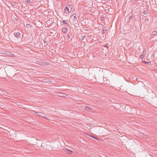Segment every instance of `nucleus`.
I'll return each instance as SVG.
<instances>
[{
  "instance_id": "obj_1",
  "label": "nucleus",
  "mask_w": 157,
  "mask_h": 157,
  "mask_svg": "<svg viewBox=\"0 0 157 157\" xmlns=\"http://www.w3.org/2000/svg\"><path fill=\"white\" fill-rule=\"evenodd\" d=\"M32 111L35 113L36 115L38 116L41 117L43 118L44 119H48L44 115L45 114L42 113L40 112H37L35 111Z\"/></svg>"
},
{
  "instance_id": "obj_2",
  "label": "nucleus",
  "mask_w": 157,
  "mask_h": 157,
  "mask_svg": "<svg viewBox=\"0 0 157 157\" xmlns=\"http://www.w3.org/2000/svg\"><path fill=\"white\" fill-rule=\"evenodd\" d=\"M14 35L15 37H16L18 40H20L21 39V34L20 33L18 32L16 33H15Z\"/></svg>"
},
{
  "instance_id": "obj_3",
  "label": "nucleus",
  "mask_w": 157,
  "mask_h": 157,
  "mask_svg": "<svg viewBox=\"0 0 157 157\" xmlns=\"http://www.w3.org/2000/svg\"><path fill=\"white\" fill-rule=\"evenodd\" d=\"M65 13L66 14H68L71 11V9H69L67 5L64 9Z\"/></svg>"
},
{
  "instance_id": "obj_4",
  "label": "nucleus",
  "mask_w": 157,
  "mask_h": 157,
  "mask_svg": "<svg viewBox=\"0 0 157 157\" xmlns=\"http://www.w3.org/2000/svg\"><path fill=\"white\" fill-rule=\"evenodd\" d=\"M74 17L76 21H77L79 18V17L78 16V15L76 13L73 14L71 16Z\"/></svg>"
},
{
  "instance_id": "obj_5",
  "label": "nucleus",
  "mask_w": 157,
  "mask_h": 157,
  "mask_svg": "<svg viewBox=\"0 0 157 157\" xmlns=\"http://www.w3.org/2000/svg\"><path fill=\"white\" fill-rule=\"evenodd\" d=\"M57 94L58 95V96L59 97H65V96H66V94L62 93H59V92Z\"/></svg>"
},
{
  "instance_id": "obj_6",
  "label": "nucleus",
  "mask_w": 157,
  "mask_h": 157,
  "mask_svg": "<svg viewBox=\"0 0 157 157\" xmlns=\"http://www.w3.org/2000/svg\"><path fill=\"white\" fill-rule=\"evenodd\" d=\"M38 63L41 66H45L46 65V63L42 61H39Z\"/></svg>"
},
{
  "instance_id": "obj_7",
  "label": "nucleus",
  "mask_w": 157,
  "mask_h": 157,
  "mask_svg": "<svg viewBox=\"0 0 157 157\" xmlns=\"http://www.w3.org/2000/svg\"><path fill=\"white\" fill-rule=\"evenodd\" d=\"M65 151L68 155H69L71 154V153L73 152L72 151L69 150L67 149H66L65 150Z\"/></svg>"
},
{
  "instance_id": "obj_8",
  "label": "nucleus",
  "mask_w": 157,
  "mask_h": 157,
  "mask_svg": "<svg viewBox=\"0 0 157 157\" xmlns=\"http://www.w3.org/2000/svg\"><path fill=\"white\" fill-rule=\"evenodd\" d=\"M107 27H104L102 30L103 33L104 34L105 33H107Z\"/></svg>"
},
{
  "instance_id": "obj_9",
  "label": "nucleus",
  "mask_w": 157,
  "mask_h": 157,
  "mask_svg": "<svg viewBox=\"0 0 157 157\" xmlns=\"http://www.w3.org/2000/svg\"><path fill=\"white\" fill-rule=\"evenodd\" d=\"M13 21L16 24H17L18 23V21L17 18H13Z\"/></svg>"
},
{
  "instance_id": "obj_10",
  "label": "nucleus",
  "mask_w": 157,
  "mask_h": 157,
  "mask_svg": "<svg viewBox=\"0 0 157 157\" xmlns=\"http://www.w3.org/2000/svg\"><path fill=\"white\" fill-rule=\"evenodd\" d=\"M62 31L63 33H66L67 31V29L66 27H64L63 28Z\"/></svg>"
},
{
  "instance_id": "obj_11",
  "label": "nucleus",
  "mask_w": 157,
  "mask_h": 157,
  "mask_svg": "<svg viewBox=\"0 0 157 157\" xmlns=\"http://www.w3.org/2000/svg\"><path fill=\"white\" fill-rule=\"evenodd\" d=\"M63 24L66 25V26H69V24L65 20H63Z\"/></svg>"
},
{
  "instance_id": "obj_12",
  "label": "nucleus",
  "mask_w": 157,
  "mask_h": 157,
  "mask_svg": "<svg viewBox=\"0 0 157 157\" xmlns=\"http://www.w3.org/2000/svg\"><path fill=\"white\" fill-rule=\"evenodd\" d=\"M157 34V32L156 31H154L152 32L151 33V35H156Z\"/></svg>"
},
{
  "instance_id": "obj_13",
  "label": "nucleus",
  "mask_w": 157,
  "mask_h": 157,
  "mask_svg": "<svg viewBox=\"0 0 157 157\" xmlns=\"http://www.w3.org/2000/svg\"><path fill=\"white\" fill-rule=\"evenodd\" d=\"M142 62L143 63H144L146 64H149V65H150L151 63V62H147L144 61H142Z\"/></svg>"
},
{
  "instance_id": "obj_14",
  "label": "nucleus",
  "mask_w": 157,
  "mask_h": 157,
  "mask_svg": "<svg viewBox=\"0 0 157 157\" xmlns=\"http://www.w3.org/2000/svg\"><path fill=\"white\" fill-rule=\"evenodd\" d=\"M32 26L29 24H27L26 25V27L28 29H29L31 28Z\"/></svg>"
},
{
  "instance_id": "obj_15",
  "label": "nucleus",
  "mask_w": 157,
  "mask_h": 157,
  "mask_svg": "<svg viewBox=\"0 0 157 157\" xmlns=\"http://www.w3.org/2000/svg\"><path fill=\"white\" fill-rule=\"evenodd\" d=\"M67 6H68V8H69V9H71V10L72 8V5H71L70 4H67Z\"/></svg>"
},
{
  "instance_id": "obj_16",
  "label": "nucleus",
  "mask_w": 157,
  "mask_h": 157,
  "mask_svg": "<svg viewBox=\"0 0 157 157\" xmlns=\"http://www.w3.org/2000/svg\"><path fill=\"white\" fill-rule=\"evenodd\" d=\"M90 109V107L87 106V107H86L85 109L86 110L88 111V110H89Z\"/></svg>"
},
{
  "instance_id": "obj_17",
  "label": "nucleus",
  "mask_w": 157,
  "mask_h": 157,
  "mask_svg": "<svg viewBox=\"0 0 157 157\" xmlns=\"http://www.w3.org/2000/svg\"><path fill=\"white\" fill-rule=\"evenodd\" d=\"M31 2V0H26L25 1V2L26 3H30Z\"/></svg>"
},
{
  "instance_id": "obj_18",
  "label": "nucleus",
  "mask_w": 157,
  "mask_h": 157,
  "mask_svg": "<svg viewBox=\"0 0 157 157\" xmlns=\"http://www.w3.org/2000/svg\"><path fill=\"white\" fill-rule=\"evenodd\" d=\"M133 17L132 15L129 18V21L132 20V19Z\"/></svg>"
},
{
  "instance_id": "obj_19",
  "label": "nucleus",
  "mask_w": 157,
  "mask_h": 157,
  "mask_svg": "<svg viewBox=\"0 0 157 157\" xmlns=\"http://www.w3.org/2000/svg\"><path fill=\"white\" fill-rule=\"evenodd\" d=\"M143 13L144 14H147V13L146 12V11L145 10H144L143 11Z\"/></svg>"
},
{
  "instance_id": "obj_20",
  "label": "nucleus",
  "mask_w": 157,
  "mask_h": 157,
  "mask_svg": "<svg viewBox=\"0 0 157 157\" xmlns=\"http://www.w3.org/2000/svg\"><path fill=\"white\" fill-rule=\"evenodd\" d=\"M86 38V36H83L81 37V39L82 40H83Z\"/></svg>"
},
{
  "instance_id": "obj_21",
  "label": "nucleus",
  "mask_w": 157,
  "mask_h": 157,
  "mask_svg": "<svg viewBox=\"0 0 157 157\" xmlns=\"http://www.w3.org/2000/svg\"><path fill=\"white\" fill-rule=\"evenodd\" d=\"M108 44H106L105 45H104V46L105 47L107 48H108V49L109 47L108 46Z\"/></svg>"
},
{
  "instance_id": "obj_22",
  "label": "nucleus",
  "mask_w": 157,
  "mask_h": 157,
  "mask_svg": "<svg viewBox=\"0 0 157 157\" xmlns=\"http://www.w3.org/2000/svg\"><path fill=\"white\" fill-rule=\"evenodd\" d=\"M142 59H143L144 57V54H142L140 56V57Z\"/></svg>"
},
{
  "instance_id": "obj_23",
  "label": "nucleus",
  "mask_w": 157,
  "mask_h": 157,
  "mask_svg": "<svg viewBox=\"0 0 157 157\" xmlns=\"http://www.w3.org/2000/svg\"><path fill=\"white\" fill-rule=\"evenodd\" d=\"M91 137H92V138H94L95 139H96V140H98V139L96 137H94V136H90Z\"/></svg>"
},
{
  "instance_id": "obj_24",
  "label": "nucleus",
  "mask_w": 157,
  "mask_h": 157,
  "mask_svg": "<svg viewBox=\"0 0 157 157\" xmlns=\"http://www.w3.org/2000/svg\"><path fill=\"white\" fill-rule=\"evenodd\" d=\"M12 5L13 6H15L16 5V3L15 2H13L12 4Z\"/></svg>"
},
{
  "instance_id": "obj_25",
  "label": "nucleus",
  "mask_w": 157,
  "mask_h": 157,
  "mask_svg": "<svg viewBox=\"0 0 157 157\" xmlns=\"http://www.w3.org/2000/svg\"><path fill=\"white\" fill-rule=\"evenodd\" d=\"M145 21H148V18H146L145 20Z\"/></svg>"
},
{
  "instance_id": "obj_26",
  "label": "nucleus",
  "mask_w": 157,
  "mask_h": 157,
  "mask_svg": "<svg viewBox=\"0 0 157 157\" xmlns=\"http://www.w3.org/2000/svg\"><path fill=\"white\" fill-rule=\"evenodd\" d=\"M67 37H68V39H70V35H69V34L68 35Z\"/></svg>"
},
{
  "instance_id": "obj_27",
  "label": "nucleus",
  "mask_w": 157,
  "mask_h": 157,
  "mask_svg": "<svg viewBox=\"0 0 157 157\" xmlns=\"http://www.w3.org/2000/svg\"><path fill=\"white\" fill-rule=\"evenodd\" d=\"M44 43L45 44H46V41H45L44 40Z\"/></svg>"
},
{
  "instance_id": "obj_28",
  "label": "nucleus",
  "mask_w": 157,
  "mask_h": 157,
  "mask_svg": "<svg viewBox=\"0 0 157 157\" xmlns=\"http://www.w3.org/2000/svg\"><path fill=\"white\" fill-rule=\"evenodd\" d=\"M104 80H105V79H103V81H105Z\"/></svg>"
},
{
  "instance_id": "obj_29",
  "label": "nucleus",
  "mask_w": 157,
  "mask_h": 157,
  "mask_svg": "<svg viewBox=\"0 0 157 157\" xmlns=\"http://www.w3.org/2000/svg\"><path fill=\"white\" fill-rule=\"evenodd\" d=\"M104 80H105V79H103V81H105Z\"/></svg>"
}]
</instances>
